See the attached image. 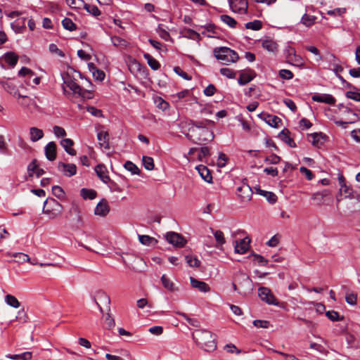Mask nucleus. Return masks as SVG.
<instances>
[{
    "mask_svg": "<svg viewBox=\"0 0 360 360\" xmlns=\"http://www.w3.org/2000/svg\"><path fill=\"white\" fill-rule=\"evenodd\" d=\"M214 122L210 120L202 121L190 120L188 122V130L191 133L186 134V136L194 143L201 144L212 141L214 134L211 127Z\"/></svg>",
    "mask_w": 360,
    "mask_h": 360,
    "instance_id": "f257e3e1",
    "label": "nucleus"
},
{
    "mask_svg": "<svg viewBox=\"0 0 360 360\" xmlns=\"http://www.w3.org/2000/svg\"><path fill=\"white\" fill-rule=\"evenodd\" d=\"M193 338L197 345L207 352L214 351L217 348L215 335L206 330H196Z\"/></svg>",
    "mask_w": 360,
    "mask_h": 360,
    "instance_id": "f03ea898",
    "label": "nucleus"
},
{
    "mask_svg": "<svg viewBox=\"0 0 360 360\" xmlns=\"http://www.w3.org/2000/svg\"><path fill=\"white\" fill-rule=\"evenodd\" d=\"M213 53L216 58L221 60L223 65L235 63L239 58L238 54L235 51L226 46L215 48Z\"/></svg>",
    "mask_w": 360,
    "mask_h": 360,
    "instance_id": "7ed1b4c3",
    "label": "nucleus"
},
{
    "mask_svg": "<svg viewBox=\"0 0 360 360\" xmlns=\"http://www.w3.org/2000/svg\"><path fill=\"white\" fill-rule=\"evenodd\" d=\"M63 89L65 91V87H68L75 94H78L84 97V94L86 93V90H83L80 86L75 82V81L68 75L63 77Z\"/></svg>",
    "mask_w": 360,
    "mask_h": 360,
    "instance_id": "20e7f679",
    "label": "nucleus"
},
{
    "mask_svg": "<svg viewBox=\"0 0 360 360\" xmlns=\"http://www.w3.org/2000/svg\"><path fill=\"white\" fill-rule=\"evenodd\" d=\"M258 295L259 298L269 304L277 306L278 302L275 296L272 294L270 289L266 287H260L258 289Z\"/></svg>",
    "mask_w": 360,
    "mask_h": 360,
    "instance_id": "39448f33",
    "label": "nucleus"
},
{
    "mask_svg": "<svg viewBox=\"0 0 360 360\" xmlns=\"http://www.w3.org/2000/svg\"><path fill=\"white\" fill-rule=\"evenodd\" d=\"M230 8L234 13L245 14L248 11V0H229Z\"/></svg>",
    "mask_w": 360,
    "mask_h": 360,
    "instance_id": "423d86ee",
    "label": "nucleus"
},
{
    "mask_svg": "<svg viewBox=\"0 0 360 360\" xmlns=\"http://www.w3.org/2000/svg\"><path fill=\"white\" fill-rule=\"evenodd\" d=\"M167 241L177 248L184 247L186 243V240L179 233L175 232H168L165 235Z\"/></svg>",
    "mask_w": 360,
    "mask_h": 360,
    "instance_id": "0eeeda50",
    "label": "nucleus"
},
{
    "mask_svg": "<svg viewBox=\"0 0 360 360\" xmlns=\"http://www.w3.org/2000/svg\"><path fill=\"white\" fill-rule=\"evenodd\" d=\"M237 194L241 201L247 202L251 200L252 191L248 184H243L237 188Z\"/></svg>",
    "mask_w": 360,
    "mask_h": 360,
    "instance_id": "6e6552de",
    "label": "nucleus"
},
{
    "mask_svg": "<svg viewBox=\"0 0 360 360\" xmlns=\"http://www.w3.org/2000/svg\"><path fill=\"white\" fill-rule=\"evenodd\" d=\"M58 168L65 176L68 177L72 176L77 173V167L75 164L59 162Z\"/></svg>",
    "mask_w": 360,
    "mask_h": 360,
    "instance_id": "1a4fd4ad",
    "label": "nucleus"
},
{
    "mask_svg": "<svg viewBox=\"0 0 360 360\" xmlns=\"http://www.w3.org/2000/svg\"><path fill=\"white\" fill-rule=\"evenodd\" d=\"M259 117L262 119L267 124L274 128L278 127V124L281 122V119L278 116L267 113H262L259 115Z\"/></svg>",
    "mask_w": 360,
    "mask_h": 360,
    "instance_id": "9d476101",
    "label": "nucleus"
},
{
    "mask_svg": "<svg viewBox=\"0 0 360 360\" xmlns=\"http://www.w3.org/2000/svg\"><path fill=\"white\" fill-rule=\"evenodd\" d=\"M312 100L316 102L324 103L330 105H334L336 99L330 94H315L311 97Z\"/></svg>",
    "mask_w": 360,
    "mask_h": 360,
    "instance_id": "9b49d317",
    "label": "nucleus"
},
{
    "mask_svg": "<svg viewBox=\"0 0 360 360\" xmlns=\"http://www.w3.org/2000/svg\"><path fill=\"white\" fill-rule=\"evenodd\" d=\"M250 243V239L248 237L241 239L239 242L236 241L235 252L238 254L245 253L249 248Z\"/></svg>",
    "mask_w": 360,
    "mask_h": 360,
    "instance_id": "f8f14e48",
    "label": "nucleus"
},
{
    "mask_svg": "<svg viewBox=\"0 0 360 360\" xmlns=\"http://www.w3.org/2000/svg\"><path fill=\"white\" fill-rule=\"evenodd\" d=\"M0 83L4 90L10 94L17 98H20L21 96V94L18 92L16 85H15L11 81H1Z\"/></svg>",
    "mask_w": 360,
    "mask_h": 360,
    "instance_id": "ddd939ff",
    "label": "nucleus"
},
{
    "mask_svg": "<svg viewBox=\"0 0 360 360\" xmlns=\"http://www.w3.org/2000/svg\"><path fill=\"white\" fill-rule=\"evenodd\" d=\"M190 281L193 288H196L202 292H208L210 291L209 285L204 281L197 280L193 277L190 278Z\"/></svg>",
    "mask_w": 360,
    "mask_h": 360,
    "instance_id": "4468645a",
    "label": "nucleus"
},
{
    "mask_svg": "<svg viewBox=\"0 0 360 360\" xmlns=\"http://www.w3.org/2000/svg\"><path fill=\"white\" fill-rule=\"evenodd\" d=\"M110 211L109 205L105 200L98 202L94 210V214L101 217L106 216Z\"/></svg>",
    "mask_w": 360,
    "mask_h": 360,
    "instance_id": "2eb2a0df",
    "label": "nucleus"
},
{
    "mask_svg": "<svg viewBox=\"0 0 360 360\" xmlns=\"http://www.w3.org/2000/svg\"><path fill=\"white\" fill-rule=\"evenodd\" d=\"M329 195H330V191L324 189L321 191L313 193L311 199L316 202L317 205L320 206L324 203L326 198Z\"/></svg>",
    "mask_w": 360,
    "mask_h": 360,
    "instance_id": "dca6fc26",
    "label": "nucleus"
},
{
    "mask_svg": "<svg viewBox=\"0 0 360 360\" xmlns=\"http://www.w3.org/2000/svg\"><path fill=\"white\" fill-rule=\"evenodd\" d=\"M46 158L53 161L56 158V144L53 141L49 142L44 148Z\"/></svg>",
    "mask_w": 360,
    "mask_h": 360,
    "instance_id": "f3484780",
    "label": "nucleus"
},
{
    "mask_svg": "<svg viewBox=\"0 0 360 360\" xmlns=\"http://www.w3.org/2000/svg\"><path fill=\"white\" fill-rule=\"evenodd\" d=\"M95 172L103 182L108 183L110 181V179L108 175V171L105 165H98L95 167Z\"/></svg>",
    "mask_w": 360,
    "mask_h": 360,
    "instance_id": "a211bd4d",
    "label": "nucleus"
},
{
    "mask_svg": "<svg viewBox=\"0 0 360 360\" xmlns=\"http://www.w3.org/2000/svg\"><path fill=\"white\" fill-rule=\"evenodd\" d=\"M97 139L99 145L105 149L109 148V134L108 131H100L97 133Z\"/></svg>",
    "mask_w": 360,
    "mask_h": 360,
    "instance_id": "6ab92c4d",
    "label": "nucleus"
},
{
    "mask_svg": "<svg viewBox=\"0 0 360 360\" xmlns=\"http://www.w3.org/2000/svg\"><path fill=\"white\" fill-rule=\"evenodd\" d=\"M290 131L288 129H283L278 134V137L291 148H295L296 143L294 140L290 137Z\"/></svg>",
    "mask_w": 360,
    "mask_h": 360,
    "instance_id": "aec40b11",
    "label": "nucleus"
},
{
    "mask_svg": "<svg viewBox=\"0 0 360 360\" xmlns=\"http://www.w3.org/2000/svg\"><path fill=\"white\" fill-rule=\"evenodd\" d=\"M262 47L266 51L272 53H276L278 51L277 43L270 38H266L262 41Z\"/></svg>",
    "mask_w": 360,
    "mask_h": 360,
    "instance_id": "412c9836",
    "label": "nucleus"
},
{
    "mask_svg": "<svg viewBox=\"0 0 360 360\" xmlns=\"http://www.w3.org/2000/svg\"><path fill=\"white\" fill-rule=\"evenodd\" d=\"M60 144L67 153L72 156L76 155V150L72 148V146L74 144V142L72 139L68 138L63 139L60 141Z\"/></svg>",
    "mask_w": 360,
    "mask_h": 360,
    "instance_id": "4be33fe9",
    "label": "nucleus"
},
{
    "mask_svg": "<svg viewBox=\"0 0 360 360\" xmlns=\"http://www.w3.org/2000/svg\"><path fill=\"white\" fill-rule=\"evenodd\" d=\"M197 170L198 171L200 176L207 182L211 183L212 181V176L210 174V170L207 167L204 165H199L196 167Z\"/></svg>",
    "mask_w": 360,
    "mask_h": 360,
    "instance_id": "5701e85b",
    "label": "nucleus"
},
{
    "mask_svg": "<svg viewBox=\"0 0 360 360\" xmlns=\"http://www.w3.org/2000/svg\"><path fill=\"white\" fill-rule=\"evenodd\" d=\"M338 109L340 110H342L343 112H345L352 113V115L354 117V119H352V120H351L349 122L338 121V122H336L338 125L342 126L343 127H346L347 124H348L349 123H353V122H354L356 121L357 115H356V113L352 112V111L349 108H348L347 107L345 106L342 103L339 104L338 105Z\"/></svg>",
    "mask_w": 360,
    "mask_h": 360,
    "instance_id": "b1692460",
    "label": "nucleus"
},
{
    "mask_svg": "<svg viewBox=\"0 0 360 360\" xmlns=\"http://www.w3.org/2000/svg\"><path fill=\"white\" fill-rule=\"evenodd\" d=\"M252 74V71H250V72H240V77L238 79V84L240 85H245L252 81L254 78V75Z\"/></svg>",
    "mask_w": 360,
    "mask_h": 360,
    "instance_id": "393cba45",
    "label": "nucleus"
},
{
    "mask_svg": "<svg viewBox=\"0 0 360 360\" xmlns=\"http://www.w3.org/2000/svg\"><path fill=\"white\" fill-rule=\"evenodd\" d=\"M32 354L30 352H25L19 354H6V357L12 360H30Z\"/></svg>",
    "mask_w": 360,
    "mask_h": 360,
    "instance_id": "a878e982",
    "label": "nucleus"
},
{
    "mask_svg": "<svg viewBox=\"0 0 360 360\" xmlns=\"http://www.w3.org/2000/svg\"><path fill=\"white\" fill-rule=\"evenodd\" d=\"M5 61L11 67H14L18 60V56L14 52H7L4 56Z\"/></svg>",
    "mask_w": 360,
    "mask_h": 360,
    "instance_id": "bb28decb",
    "label": "nucleus"
},
{
    "mask_svg": "<svg viewBox=\"0 0 360 360\" xmlns=\"http://www.w3.org/2000/svg\"><path fill=\"white\" fill-rule=\"evenodd\" d=\"M30 140L36 142L44 136V132L41 129L37 127H31L30 129Z\"/></svg>",
    "mask_w": 360,
    "mask_h": 360,
    "instance_id": "cd10ccee",
    "label": "nucleus"
},
{
    "mask_svg": "<svg viewBox=\"0 0 360 360\" xmlns=\"http://www.w3.org/2000/svg\"><path fill=\"white\" fill-rule=\"evenodd\" d=\"M143 57L147 60L148 65L152 70H157L160 68V63L150 54L144 53Z\"/></svg>",
    "mask_w": 360,
    "mask_h": 360,
    "instance_id": "c85d7f7f",
    "label": "nucleus"
},
{
    "mask_svg": "<svg viewBox=\"0 0 360 360\" xmlns=\"http://www.w3.org/2000/svg\"><path fill=\"white\" fill-rule=\"evenodd\" d=\"M97 298L104 304H106L108 307V311H110V298L109 295L103 290H99L96 292Z\"/></svg>",
    "mask_w": 360,
    "mask_h": 360,
    "instance_id": "c756f323",
    "label": "nucleus"
},
{
    "mask_svg": "<svg viewBox=\"0 0 360 360\" xmlns=\"http://www.w3.org/2000/svg\"><path fill=\"white\" fill-rule=\"evenodd\" d=\"M161 281L163 286L170 292H174L177 290L174 283L165 275H162L161 277Z\"/></svg>",
    "mask_w": 360,
    "mask_h": 360,
    "instance_id": "7c9ffc66",
    "label": "nucleus"
},
{
    "mask_svg": "<svg viewBox=\"0 0 360 360\" xmlns=\"http://www.w3.org/2000/svg\"><path fill=\"white\" fill-rule=\"evenodd\" d=\"M44 207L48 206L47 207L52 208L56 210H59L60 211L63 212V206L53 198L46 199L44 201Z\"/></svg>",
    "mask_w": 360,
    "mask_h": 360,
    "instance_id": "2f4dec72",
    "label": "nucleus"
},
{
    "mask_svg": "<svg viewBox=\"0 0 360 360\" xmlns=\"http://www.w3.org/2000/svg\"><path fill=\"white\" fill-rule=\"evenodd\" d=\"M257 193L264 196L271 204H274L277 201V196L272 192L258 189Z\"/></svg>",
    "mask_w": 360,
    "mask_h": 360,
    "instance_id": "473e14b6",
    "label": "nucleus"
},
{
    "mask_svg": "<svg viewBox=\"0 0 360 360\" xmlns=\"http://www.w3.org/2000/svg\"><path fill=\"white\" fill-rule=\"evenodd\" d=\"M81 196L84 199L93 200L96 197V191L93 189L82 188L80 191Z\"/></svg>",
    "mask_w": 360,
    "mask_h": 360,
    "instance_id": "72a5a7b5",
    "label": "nucleus"
},
{
    "mask_svg": "<svg viewBox=\"0 0 360 360\" xmlns=\"http://www.w3.org/2000/svg\"><path fill=\"white\" fill-rule=\"evenodd\" d=\"M42 212L44 214H47L49 216V219H54L57 218L62 213V212L60 211L59 210H56L52 208H49V207H43Z\"/></svg>",
    "mask_w": 360,
    "mask_h": 360,
    "instance_id": "f704fd0d",
    "label": "nucleus"
},
{
    "mask_svg": "<svg viewBox=\"0 0 360 360\" xmlns=\"http://www.w3.org/2000/svg\"><path fill=\"white\" fill-rule=\"evenodd\" d=\"M139 242L144 245H151L152 244H156L157 240L148 235H139Z\"/></svg>",
    "mask_w": 360,
    "mask_h": 360,
    "instance_id": "c9c22d12",
    "label": "nucleus"
},
{
    "mask_svg": "<svg viewBox=\"0 0 360 360\" xmlns=\"http://www.w3.org/2000/svg\"><path fill=\"white\" fill-rule=\"evenodd\" d=\"M220 19L231 28H235L237 25V21L229 15H220Z\"/></svg>",
    "mask_w": 360,
    "mask_h": 360,
    "instance_id": "e433bc0d",
    "label": "nucleus"
},
{
    "mask_svg": "<svg viewBox=\"0 0 360 360\" xmlns=\"http://www.w3.org/2000/svg\"><path fill=\"white\" fill-rule=\"evenodd\" d=\"M5 302L8 305L13 308H18L20 306V302L15 296L12 295H6Z\"/></svg>",
    "mask_w": 360,
    "mask_h": 360,
    "instance_id": "4c0bfd02",
    "label": "nucleus"
},
{
    "mask_svg": "<svg viewBox=\"0 0 360 360\" xmlns=\"http://www.w3.org/2000/svg\"><path fill=\"white\" fill-rule=\"evenodd\" d=\"M316 17L308 14H304L301 18V22L307 27L312 26L316 21Z\"/></svg>",
    "mask_w": 360,
    "mask_h": 360,
    "instance_id": "58836bf2",
    "label": "nucleus"
},
{
    "mask_svg": "<svg viewBox=\"0 0 360 360\" xmlns=\"http://www.w3.org/2000/svg\"><path fill=\"white\" fill-rule=\"evenodd\" d=\"M245 27L246 29L257 31L262 27V22L259 20H255L252 22H247Z\"/></svg>",
    "mask_w": 360,
    "mask_h": 360,
    "instance_id": "ea45409f",
    "label": "nucleus"
},
{
    "mask_svg": "<svg viewBox=\"0 0 360 360\" xmlns=\"http://www.w3.org/2000/svg\"><path fill=\"white\" fill-rule=\"evenodd\" d=\"M62 25L64 29L69 31H74L77 29V25L72 22L70 18H65L62 20Z\"/></svg>",
    "mask_w": 360,
    "mask_h": 360,
    "instance_id": "a19ab883",
    "label": "nucleus"
},
{
    "mask_svg": "<svg viewBox=\"0 0 360 360\" xmlns=\"http://www.w3.org/2000/svg\"><path fill=\"white\" fill-rule=\"evenodd\" d=\"M340 193L344 195L345 198H353V189L349 186L344 184L340 188Z\"/></svg>",
    "mask_w": 360,
    "mask_h": 360,
    "instance_id": "79ce46f5",
    "label": "nucleus"
},
{
    "mask_svg": "<svg viewBox=\"0 0 360 360\" xmlns=\"http://www.w3.org/2000/svg\"><path fill=\"white\" fill-rule=\"evenodd\" d=\"M143 165L146 169L153 170L154 169V161L151 157L143 156L142 158Z\"/></svg>",
    "mask_w": 360,
    "mask_h": 360,
    "instance_id": "37998d69",
    "label": "nucleus"
},
{
    "mask_svg": "<svg viewBox=\"0 0 360 360\" xmlns=\"http://www.w3.org/2000/svg\"><path fill=\"white\" fill-rule=\"evenodd\" d=\"M326 316L332 321H342L344 319V316H340L338 312L333 310L326 311Z\"/></svg>",
    "mask_w": 360,
    "mask_h": 360,
    "instance_id": "c03bdc74",
    "label": "nucleus"
},
{
    "mask_svg": "<svg viewBox=\"0 0 360 360\" xmlns=\"http://www.w3.org/2000/svg\"><path fill=\"white\" fill-rule=\"evenodd\" d=\"M124 167L127 170L131 172L132 174H138L140 172L138 167L131 161H127Z\"/></svg>",
    "mask_w": 360,
    "mask_h": 360,
    "instance_id": "a18cd8bd",
    "label": "nucleus"
},
{
    "mask_svg": "<svg viewBox=\"0 0 360 360\" xmlns=\"http://www.w3.org/2000/svg\"><path fill=\"white\" fill-rule=\"evenodd\" d=\"M179 315L184 317L185 320L192 326L193 327H199L200 322L196 319L190 318L186 314L183 312H177Z\"/></svg>",
    "mask_w": 360,
    "mask_h": 360,
    "instance_id": "49530a36",
    "label": "nucleus"
},
{
    "mask_svg": "<svg viewBox=\"0 0 360 360\" xmlns=\"http://www.w3.org/2000/svg\"><path fill=\"white\" fill-rule=\"evenodd\" d=\"M185 259L191 267H198L200 265V261L196 257L187 255Z\"/></svg>",
    "mask_w": 360,
    "mask_h": 360,
    "instance_id": "de8ad7c7",
    "label": "nucleus"
},
{
    "mask_svg": "<svg viewBox=\"0 0 360 360\" xmlns=\"http://www.w3.org/2000/svg\"><path fill=\"white\" fill-rule=\"evenodd\" d=\"M52 193L58 199H62L65 197V192L59 186H53L52 187Z\"/></svg>",
    "mask_w": 360,
    "mask_h": 360,
    "instance_id": "09e8293b",
    "label": "nucleus"
},
{
    "mask_svg": "<svg viewBox=\"0 0 360 360\" xmlns=\"http://www.w3.org/2000/svg\"><path fill=\"white\" fill-rule=\"evenodd\" d=\"M111 41L115 46L126 47L127 46V41L120 37H112Z\"/></svg>",
    "mask_w": 360,
    "mask_h": 360,
    "instance_id": "8fccbe9b",
    "label": "nucleus"
},
{
    "mask_svg": "<svg viewBox=\"0 0 360 360\" xmlns=\"http://www.w3.org/2000/svg\"><path fill=\"white\" fill-rule=\"evenodd\" d=\"M84 8L87 12L92 14L94 16H98L101 14V11L97 6L91 4H85Z\"/></svg>",
    "mask_w": 360,
    "mask_h": 360,
    "instance_id": "3c124183",
    "label": "nucleus"
},
{
    "mask_svg": "<svg viewBox=\"0 0 360 360\" xmlns=\"http://www.w3.org/2000/svg\"><path fill=\"white\" fill-rule=\"evenodd\" d=\"M190 94V91L188 89H184L181 91H179L175 94H172V97L176 102L179 101L181 98L188 96Z\"/></svg>",
    "mask_w": 360,
    "mask_h": 360,
    "instance_id": "603ef678",
    "label": "nucleus"
},
{
    "mask_svg": "<svg viewBox=\"0 0 360 360\" xmlns=\"http://www.w3.org/2000/svg\"><path fill=\"white\" fill-rule=\"evenodd\" d=\"M212 231L214 233V238L219 245H221L225 243V238L221 231L219 230L214 231L212 230Z\"/></svg>",
    "mask_w": 360,
    "mask_h": 360,
    "instance_id": "864d4df0",
    "label": "nucleus"
},
{
    "mask_svg": "<svg viewBox=\"0 0 360 360\" xmlns=\"http://www.w3.org/2000/svg\"><path fill=\"white\" fill-rule=\"evenodd\" d=\"M86 110L94 117H103V114L101 110L98 109L94 106H87Z\"/></svg>",
    "mask_w": 360,
    "mask_h": 360,
    "instance_id": "5fc2aeb1",
    "label": "nucleus"
},
{
    "mask_svg": "<svg viewBox=\"0 0 360 360\" xmlns=\"http://www.w3.org/2000/svg\"><path fill=\"white\" fill-rule=\"evenodd\" d=\"M105 323L106 324L107 329L108 330L113 328L115 326V319L112 317L109 311L106 314Z\"/></svg>",
    "mask_w": 360,
    "mask_h": 360,
    "instance_id": "6e6d98bb",
    "label": "nucleus"
},
{
    "mask_svg": "<svg viewBox=\"0 0 360 360\" xmlns=\"http://www.w3.org/2000/svg\"><path fill=\"white\" fill-rule=\"evenodd\" d=\"M220 73L230 79H233L236 77V72H234L233 70L227 68H223L220 69Z\"/></svg>",
    "mask_w": 360,
    "mask_h": 360,
    "instance_id": "4d7b16f0",
    "label": "nucleus"
},
{
    "mask_svg": "<svg viewBox=\"0 0 360 360\" xmlns=\"http://www.w3.org/2000/svg\"><path fill=\"white\" fill-rule=\"evenodd\" d=\"M38 165L37 163V160H33L28 165L27 167V173L29 176L32 177L33 176L36 169L38 167Z\"/></svg>",
    "mask_w": 360,
    "mask_h": 360,
    "instance_id": "13d9d810",
    "label": "nucleus"
},
{
    "mask_svg": "<svg viewBox=\"0 0 360 360\" xmlns=\"http://www.w3.org/2000/svg\"><path fill=\"white\" fill-rule=\"evenodd\" d=\"M278 75L280 77L284 79H291L293 77V73L290 70L286 69L281 70Z\"/></svg>",
    "mask_w": 360,
    "mask_h": 360,
    "instance_id": "bf43d9fd",
    "label": "nucleus"
},
{
    "mask_svg": "<svg viewBox=\"0 0 360 360\" xmlns=\"http://www.w3.org/2000/svg\"><path fill=\"white\" fill-rule=\"evenodd\" d=\"M210 155V149L207 146L202 147L200 148V151L198 154V160L200 161H203V159L206 157H208Z\"/></svg>",
    "mask_w": 360,
    "mask_h": 360,
    "instance_id": "052dcab7",
    "label": "nucleus"
},
{
    "mask_svg": "<svg viewBox=\"0 0 360 360\" xmlns=\"http://www.w3.org/2000/svg\"><path fill=\"white\" fill-rule=\"evenodd\" d=\"M49 49L51 53H55L61 58L65 56L64 53L60 50L55 44H51L49 45Z\"/></svg>",
    "mask_w": 360,
    "mask_h": 360,
    "instance_id": "680f3d73",
    "label": "nucleus"
},
{
    "mask_svg": "<svg viewBox=\"0 0 360 360\" xmlns=\"http://www.w3.org/2000/svg\"><path fill=\"white\" fill-rule=\"evenodd\" d=\"M357 295L354 293H347L345 296L346 302L350 305L356 304Z\"/></svg>",
    "mask_w": 360,
    "mask_h": 360,
    "instance_id": "e2e57ef3",
    "label": "nucleus"
},
{
    "mask_svg": "<svg viewBox=\"0 0 360 360\" xmlns=\"http://www.w3.org/2000/svg\"><path fill=\"white\" fill-rule=\"evenodd\" d=\"M266 162H269L270 164L276 165L278 164L281 161V158L277 155L272 154L268 157H266L264 160Z\"/></svg>",
    "mask_w": 360,
    "mask_h": 360,
    "instance_id": "0e129e2a",
    "label": "nucleus"
},
{
    "mask_svg": "<svg viewBox=\"0 0 360 360\" xmlns=\"http://www.w3.org/2000/svg\"><path fill=\"white\" fill-rule=\"evenodd\" d=\"M253 325L257 328H268L270 326V323L264 320H255Z\"/></svg>",
    "mask_w": 360,
    "mask_h": 360,
    "instance_id": "69168bd1",
    "label": "nucleus"
},
{
    "mask_svg": "<svg viewBox=\"0 0 360 360\" xmlns=\"http://www.w3.org/2000/svg\"><path fill=\"white\" fill-rule=\"evenodd\" d=\"M54 134L58 137H64L66 136L65 130L59 126H55L53 129Z\"/></svg>",
    "mask_w": 360,
    "mask_h": 360,
    "instance_id": "338daca9",
    "label": "nucleus"
},
{
    "mask_svg": "<svg viewBox=\"0 0 360 360\" xmlns=\"http://www.w3.org/2000/svg\"><path fill=\"white\" fill-rule=\"evenodd\" d=\"M346 97L355 101H360V93L355 91H347L345 94Z\"/></svg>",
    "mask_w": 360,
    "mask_h": 360,
    "instance_id": "774afa93",
    "label": "nucleus"
}]
</instances>
